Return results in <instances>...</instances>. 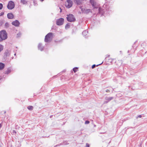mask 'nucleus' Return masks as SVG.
I'll use <instances>...</instances> for the list:
<instances>
[{
    "label": "nucleus",
    "mask_w": 147,
    "mask_h": 147,
    "mask_svg": "<svg viewBox=\"0 0 147 147\" xmlns=\"http://www.w3.org/2000/svg\"><path fill=\"white\" fill-rule=\"evenodd\" d=\"M7 38V35L6 32L5 30L0 31V42L3 41Z\"/></svg>",
    "instance_id": "obj_1"
},
{
    "label": "nucleus",
    "mask_w": 147,
    "mask_h": 147,
    "mask_svg": "<svg viewBox=\"0 0 147 147\" xmlns=\"http://www.w3.org/2000/svg\"><path fill=\"white\" fill-rule=\"evenodd\" d=\"M53 38V33L51 32H49L45 36V42H50Z\"/></svg>",
    "instance_id": "obj_2"
},
{
    "label": "nucleus",
    "mask_w": 147,
    "mask_h": 147,
    "mask_svg": "<svg viewBox=\"0 0 147 147\" xmlns=\"http://www.w3.org/2000/svg\"><path fill=\"white\" fill-rule=\"evenodd\" d=\"M66 18L67 21L69 22H73L76 20L75 18L72 14L67 15Z\"/></svg>",
    "instance_id": "obj_3"
},
{
    "label": "nucleus",
    "mask_w": 147,
    "mask_h": 147,
    "mask_svg": "<svg viewBox=\"0 0 147 147\" xmlns=\"http://www.w3.org/2000/svg\"><path fill=\"white\" fill-rule=\"evenodd\" d=\"M15 7V4L14 2L12 1H10L8 2L7 7V8L10 10L13 9Z\"/></svg>",
    "instance_id": "obj_4"
},
{
    "label": "nucleus",
    "mask_w": 147,
    "mask_h": 147,
    "mask_svg": "<svg viewBox=\"0 0 147 147\" xmlns=\"http://www.w3.org/2000/svg\"><path fill=\"white\" fill-rule=\"evenodd\" d=\"M73 5V2L71 0H67L66 2L65 3V6L67 8H69L71 7Z\"/></svg>",
    "instance_id": "obj_5"
},
{
    "label": "nucleus",
    "mask_w": 147,
    "mask_h": 147,
    "mask_svg": "<svg viewBox=\"0 0 147 147\" xmlns=\"http://www.w3.org/2000/svg\"><path fill=\"white\" fill-rule=\"evenodd\" d=\"M64 22V19L61 18L57 20L56 24L58 26H61L63 24Z\"/></svg>",
    "instance_id": "obj_6"
},
{
    "label": "nucleus",
    "mask_w": 147,
    "mask_h": 147,
    "mask_svg": "<svg viewBox=\"0 0 147 147\" xmlns=\"http://www.w3.org/2000/svg\"><path fill=\"white\" fill-rule=\"evenodd\" d=\"M80 8L81 9L82 13L88 14L89 12H91V10L90 9H87L86 8H82V6H80Z\"/></svg>",
    "instance_id": "obj_7"
},
{
    "label": "nucleus",
    "mask_w": 147,
    "mask_h": 147,
    "mask_svg": "<svg viewBox=\"0 0 147 147\" xmlns=\"http://www.w3.org/2000/svg\"><path fill=\"white\" fill-rule=\"evenodd\" d=\"M113 97H107L106 96L105 98V99L106 101H105L104 102V104H106L108 102H109L111 100L113 99Z\"/></svg>",
    "instance_id": "obj_8"
},
{
    "label": "nucleus",
    "mask_w": 147,
    "mask_h": 147,
    "mask_svg": "<svg viewBox=\"0 0 147 147\" xmlns=\"http://www.w3.org/2000/svg\"><path fill=\"white\" fill-rule=\"evenodd\" d=\"M74 3L77 5H80L82 4L83 1L82 0H72Z\"/></svg>",
    "instance_id": "obj_9"
},
{
    "label": "nucleus",
    "mask_w": 147,
    "mask_h": 147,
    "mask_svg": "<svg viewBox=\"0 0 147 147\" xmlns=\"http://www.w3.org/2000/svg\"><path fill=\"white\" fill-rule=\"evenodd\" d=\"M12 24L15 26H18L20 24V23L18 21L16 20L12 22Z\"/></svg>",
    "instance_id": "obj_10"
},
{
    "label": "nucleus",
    "mask_w": 147,
    "mask_h": 147,
    "mask_svg": "<svg viewBox=\"0 0 147 147\" xmlns=\"http://www.w3.org/2000/svg\"><path fill=\"white\" fill-rule=\"evenodd\" d=\"M10 53L11 51L9 49H7L5 50L4 52V55L6 57L9 56L10 54Z\"/></svg>",
    "instance_id": "obj_11"
},
{
    "label": "nucleus",
    "mask_w": 147,
    "mask_h": 147,
    "mask_svg": "<svg viewBox=\"0 0 147 147\" xmlns=\"http://www.w3.org/2000/svg\"><path fill=\"white\" fill-rule=\"evenodd\" d=\"M90 3L92 5L93 8H96V3L94 0H90Z\"/></svg>",
    "instance_id": "obj_12"
},
{
    "label": "nucleus",
    "mask_w": 147,
    "mask_h": 147,
    "mask_svg": "<svg viewBox=\"0 0 147 147\" xmlns=\"http://www.w3.org/2000/svg\"><path fill=\"white\" fill-rule=\"evenodd\" d=\"M7 16L9 19H11L13 18V15L12 13H9L7 14Z\"/></svg>",
    "instance_id": "obj_13"
},
{
    "label": "nucleus",
    "mask_w": 147,
    "mask_h": 147,
    "mask_svg": "<svg viewBox=\"0 0 147 147\" xmlns=\"http://www.w3.org/2000/svg\"><path fill=\"white\" fill-rule=\"evenodd\" d=\"M38 48L39 50H40L41 51H42L43 50L44 47L42 46V44L40 43H39L38 46Z\"/></svg>",
    "instance_id": "obj_14"
},
{
    "label": "nucleus",
    "mask_w": 147,
    "mask_h": 147,
    "mask_svg": "<svg viewBox=\"0 0 147 147\" xmlns=\"http://www.w3.org/2000/svg\"><path fill=\"white\" fill-rule=\"evenodd\" d=\"M88 32L86 30L83 31L82 32V34L85 38H87V36L86 35L87 34Z\"/></svg>",
    "instance_id": "obj_15"
},
{
    "label": "nucleus",
    "mask_w": 147,
    "mask_h": 147,
    "mask_svg": "<svg viewBox=\"0 0 147 147\" xmlns=\"http://www.w3.org/2000/svg\"><path fill=\"white\" fill-rule=\"evenodd\" d=\"M4 67L5 64L2 63H0V70H2Z\"/></svg>",
    "instance_id": "obj_16"
},
{
    "label": "nucleus",
    "mask_w": 147,
    "mask_h": 147,
    "mask_svg": "<svg viewBox=\"0 0 147 147\" xmlns=\"http://www.w3.org/2000/svg\"><path fill=\"white\" fill-rule=\"evenodd\" d=\"M5 28H7L9 27V24L8 22H6L5 23L4 25Z\"/></svg>",
    "instance_id": "obj_17"
},
{
    "label": "nucleus",
    "mask_w": 147,
    "mask_h": 147,
    "mask_svg": "<svg viewBox=\"0 0 147 147\" xmlns=\"http://www.w3.org/2000/svg\"><path fill=\"white\" fill-rule=\"evenodd\" d=\"M11 70L10 69H8L6 71L4 72V74H8L9 73L11 72Z\"/></svg>",
    "instance_id": "obj_18"
},
{
    "label": "nucleus",
    "mask_w": 147,
    "mask_h": 147,
    "mask_svg": "<svg viewBox=\"0 0 147 147\" xmlns=\"http://www.w3.org/2000/svg\"><path fill=\"white\" fill-rule=\"evenodd\" d=\"M21 3L23 4H26L27 1L26 0H21Z\"/></svg>",
    "instance_id": "obj_19"
},
{
    "label": "nucleus",
    "mask_w": 147,
    "mask_h": 147,
    "mask_svg": "<svg viewBox=\"0 0 147 147\" xmlns=\"http://www.w3.org/2000/svg\"><path fill=\"white\" fill-rule=\"evenodd\" d=\"M3 46L2 45L0 44V53L3 50Z\"/></svg>",
    "instance_id": "obj_20"
},
{
    "label": "nucleus",
    "mask_w": 147,
    "mask_h": 147,
    "mask_svg": "<svg viewBox=\"0 0 147 147\" xmlns=\"http://www.w3.org/2000/svg\"><path fill=\"white\" fill-rule=\"evenodd\" d=\"M27 108L30 110H32L33 109V107L31 106H29Z\"/></svg>",
    "instance_id": "obj_21"
},
{
    "label": "nucleus",
    "mask_w": 147,
    "mask_h": 147,
    "mask_svg": "<svg viewBox=\"0 0 147 147\" xmlns=\"http://www.w3.org/2000/svg\"><path fill=\"white\" fill-rule=\"evenodd\" d=\"M77 69H78V68L77 67H76L73 69V70L74 72H76L77 71Z\"/></svg>",
    "instance_id": "obj_22"
},
{
    "label": "nucleus",
    "mask_w": 147,
    "mask_h": 147,
    "mask_svg": "<svg viewBox=\"0 0 147 147\" xmlns=\"http://www.w3.org/2000/svg\"><path fill=\"white\" fill-rule=\"evenodd\" d=\"M69 25L68 24V23L65 26V29H67L69 28Z\"/></svg>",
    "instance_id": "obj_23"
},
{
    "label": "nucleus",
    "mask_w": 147,
    "mask_h": 147,
    "mask_svg": "<svg viewBox=\"0 0 147 147\" xmlns=\"http://www.w3.org/2000/svg\"><path fill=\"white\" fill-rule=\"evenodd\" d=\"M110 89H107V90H106V91L107 92H110ZM111 91L112 92L113 91V88H112L111 89Z\"/></svg>",
    "instance_id": "obj_24"
},
{
    "label": "nucleus",
    "mask_w": 147,
    "mask_h": 147,
    "mask_svg": "<svg viewBox=\"0 0 147 147\" xmlns=\"http://www.w3.org/2000/svg\"><path fill=\"white\" fill-rule=\"evenodd\" d=\"M113 59L111 58L109 59L108 61L109 62L111 63Z\"/></svg>",
    "instance_id": "obj_25"
},
{
    "label": "nucleus",
    "mask_w": 147,
    "mask_h": 147,
    "mask_svg": "<svg viewBox=\"0 0 147 147\" xmlns=\"http://www.w3.org/2000/svg\"><path fill=\"white\" fill-rule=\"evenodd\" d=\"M12 133L13 134L16 135V134L17 132L15 130H13L12 131Z\"/></svg>",
    "instance_id": "obj_26"
},
{
    "label": "nucleus",
    "mask_w": 147,
    "mask_h": 147,
    "mask_svg": "<svg viewBox=\"0 0 147 147\" xmlns=\"http://www.w3.org/2000/svg\"><path fill=\"white\" fill-rule=\"evenodd\" d=\"M3 7V5L2 3H0V10L2 9Z\"/></svg>",
    "instance_id": "obj_27"
},
{
    "label": "nucleus",
    "mask_w": 147,
    "mask_h": 147,
    "mask_svg": "<svg viewBox=\"0 0 147 147\" xmlns=\"http://www.w3.org/2000/svg\"><path fill=\"white\" fill-rule=\"evenodd\" d=\"M89 123H90L89 121H88L86 120V121L85 123V124H88Z\"/></svg>",
    "instance_id": "obj_28"
},
{
    "label": "nucleus",
    "mask_w": 147,
    "mask_h": 147,
    "mask_svg": "<svg viewBox=\"0 0 147 147\" xmlns=\"http://www.w3.org/2000/svg\"><path fill=\"white\" fill-rule=\"evenodd\" d=\"M96 66V65L94 64L92 65V69L94 68H95V67Z\"/></svg>",
    "instance_id": "obj_29"
},
{
    "label": "nucleus",
    "mask_w": 147,
    "mask_h": 147,
    "mask_svg": "<svg viewBox=\"0 0 147 147\" xmlns=\"http://www.w3.org/2000/svg\"><path fill=\"white\" fill-rule=\"evenodd\" d=\"M142 117V116L141 115H140L138 116V117H137L136 118V119H138V117L141 118Z\"/></svg>",
    "instance_id": "obj_30"
},
{
    "label": "nucleus",
    "mask_w": 147,
    "mask_h": 147,
    "mask_svg": "<svg viewBox=\"0 0 147 147\" xmlns=\"http://www.w3.org/2000/svg\"><path fill=\"white\" fill-rule=\"evenodd\" d=\"M4 14V12H1L0 14V16H3Z\"/></svg>",
    "instance_id": "obj_31"
},
{
    "label": "nucleus",
    "mask_w": 147,
    "mask_h": 147,
    "mask_svg": "<svg viewBox=\"0 0 147 147\" xmlns=\"http://www.w3.org/2000/svg\"><path fill=\"white\" fill-rule=\"evenodd\" d=\"M89 146H90L89 144H88V143H86V147H89Z\"/></svg>",
    "instance_id": "obj_32"
},
{
    "label": "nucleus",
    "mask_w": 147,
    "mask_h": 147,
    "mask_svg": "<svg viewBox=\"0 0 147 147\" xmlns=\"http://www.w3.org/2000/svg\"><path fill=\"white\" fill-rule=\"evenodd\" d=\"M17 35L19 37L20 35V33H19L18 34H17Z\"/></svg>",
    "instance_id": "obj_33"
},
{
    "label": "nucleus",
    "mask_w": 147,
    "mask_h": 147,
    "mask_svg": "<svg viewBox=\"0 0 147 147\" xmlns=\"http://www.w3.org/2000/svg\"><path fill=\"white\" fill-rule=\"evenodd\" d=\"M59 9H60V13H61V12H62V10L61 9V8L60 7H59Z\"/></svg>",
    "instance_id": "obj_34"
},
{
    "label": "nucleus",
    "mask_w": 147,
    "mask_h": 147,
    "mask_svg": "<svg viewBox=\"0 0 147 147\" xmlns=\"http://www.w3.org/2000/svg\"><path fill=\"white\" fill-rule=\"evenodd\" d=\"M101 10V9L100 8H99L98 9V11L99 12H100V10Z\"/></svg>",
    "instance_id": "obj_35"
},
{
    "label": "nucleus",
    "mask_w": 147,
    "mask_h": 147,
    "mask_svg": "<svg viewBox=\"0 0 147 147\" xmlns=\"http://www.w3.org/2000/svg\"><path fill=\"white\" fill-rule=\"evenodd\" d=\"M110 55H108L106 57L105 59H106V58L107 57H110Z\"/></svg>",
    "instance_id": "obj_36"
},
{
    "label": "nucleus",
    "mask_w": 147,
    "mask_h": 147,
    "mask_svg": "<svg viewBox=\"0 0 147 147\" xmlns=\"http://www.w3.org/2000/svg\"><path fill=\"white\" fill-rule=\"evenodd\" d=\"M3 23V21H2L0 22V24H1V25Z\"/></svg>",
    "instance_id": "obj_37"
},
{
    "label": "nucleus",
    "mask_w": 147,
    "mask_h": 147,
    "mask_svg": "<svg viewBox=\"0 0 147 147\" xmlns=\"http://www.w3.org/2000/svg\"><path fill=\"white\" fill-rule=\"evenodd\" d=\"M61 145V144H58V145H56V146H60V145Z\"/></svg>",
    "instance_id": "obj_38"
},
{
    "label": "nucleus",
    "mask_w": 147,
    "mask_h": 147,
    "mask_svg": "<svg viewBox=\"0 0 147 147\" xmlns=\"http://www.w3.org/2000/svg\"><path fill=\"white\" fill-rule=\"evenodd\" d=\"M102 63H103V62H102L101 63V64H98V65H96V66H98V65H100Z\"/></svg>",
    "instance_id": "obj_39"
},
{
    "label": "nucleus",
    "mask_w": 147,
    "mask_h": 147,
    "mask_svg": "<svg viewBox=\"0 0 147 147\" xmlns=\"http://www.w3.org/2000/svg\"><path fill=\"white\" fill-rule=\"evenodd\" d=\"M40 0V1L42 2L44 1V0Z\"/></svg>",
    "instance_id": "obj_40"
},
{
    "label": "nucleus",
    "mask_w": 147,
    "mask_h": 147,
    "mask_svg": "<svg viewBox=\"0 0 147 147\" xmlns=\"http://www.w3.org/2000/svg\"><path fill=\"white\" fill-rule=\"evenodd\" d=\"M1 127V124H0V127Z\"/></svg>",
    "instance_id": "obj_41"
},
{
    "label": "nucleus",
    "mask_w": 147,
    "mask_h": 147,
    "mask_svg": "<svg viewBox=\"0 0 147 147\" xmlns=\"http://www.w3.org/2000/svg\"><path fill=\"white\" fill-rule=\"evenodd\" d=\"M14 55H16V53H15Z\"/></svg>",
    "instance_id": "obj_42"
},
{
    "label": "nucleus",
    "mask_w": 147,
    "mask_h": 147,
    "mask_svg": "<svg viewBox=\"0 0 147 147\" xmlns=\"http://www.w3.org/2000/svg\"><path fill=\"white\" fill-rule=\"evenodd\" d=\"M94 127H96V125H94Z\"/></svg>",
    "instance_id": "obj_43"
},
{
    "label": "nucleus",
    "mask_w": 147,
    "mask_h": 147,
    "mask_svg": "<svg viewBox=\"0 0 147 147\" xmlns=\"http://www.w3.org/2000/svg\"><path fill=\"white\" fill-rule=\"evenodd\" d=\"M34 3H35V2L34 1Z\"/></svg>",
    "instance_id": "obj_44"
},
{
    "label": "nucleus",
    "mask_w": 147,
    "mask_h": 147,
    "mask_svg": "<svg viewBox=\"0 0 147 147\" xmlns=\"http://www.w3.org/2000/svg\"><path fill=\"white\" fill-rule=\"evenodd\" d=\"M120 53H121V51H120Z\"/></svg>",
    "instance_id": "obj_45"
},
{
    "label": "nucleus",
    "mask_w": 147,
    "mask_h": 147,
    "mask_svg": "<svg viewBox=\"0 0 147 147\" xmlns=\"http://www.w3.org/2000/svg\"><path fill=\"white\" fill-rule=\"evenodd\" d=\"M61 1H62L63 0H61Z\"/></svg>",
    "instance_id": "obj_46"
}]
</instances>
